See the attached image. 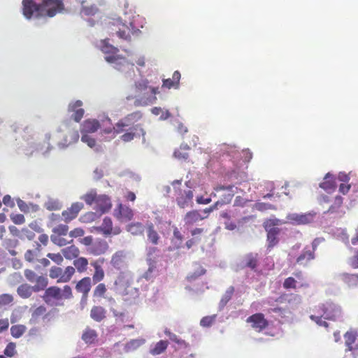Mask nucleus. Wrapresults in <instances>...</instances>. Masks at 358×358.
Wrapping results in <instances>:
<instances>
[{"mask_svg": "<svg viewBox=\"0 0 358 358\" xmlns=\"http://www.w3.org/2000/svg\"><path fill=\"white\" fill-rule=\"evenodd\" d=\"M176 185H181L180 180H175L172 182L174 187V195L177 205L180 208H185L192 206L193 204V191L190 189H182L180 187H176Z\"/></svg>", "mask_w": 358, "mask_h": 358, "instance_id": "6", "label": "nucleus"}, {"mask_svg": "<svg viewBox=\"0 0 358 358\" xmlns=\"http://www.w3.org/2000/svg\"><path fill=\"white\" fill-rule=\"evenodd\" d=\"M168 345V341L161 340L155 344L154 348H152L150 352L152 355H160L166 350Z\"/></svg>", "mask_w": 358, "mask_h": 358, "instance_id": "44", "label": "nucleus"}, {"mask_svg": "<svg viewBox=\"0 0 358 358\" xmlns=\"http://www.w3.org/2000/svg\"><path fill=\"white\" fill-rule=\"evenodd\" d=\"M13 300V296L8 294L0 295V305L5 306L10 303Z\"/></svg>", "mask_w": 358, "mask_h": 358, "instance_id": "62", "label": "nucleus"}, {"mask_svg": "<svg viewBox=\"0 0 358 358\" xmlns=\"http://www.w3.org/2000/svg\"><path fill=\"white\" fill-rule=\"evenodd\" d=\"M180 76V73L178 71H176L172 76V78L162 80V87L167 89L172 87L176 89L178 88Z\"/></svg>", "mask_w": 358, "mask_h": 358, "instance_id": "30", "label": "nucleus"}, {"mask_svg": "<svg viewBox=\"0 0 358 358\" xmlns=\"http://www.w3.org/2000/svg\"><path fill=\"white\" fill-rule=\"evenodd\" d=\"M320 187L326 191H332L336 188L334 177L329 173H327L324 181L320 184Z\"/></svg>", "mask_w": 358, "mask_h": 358, "instance_id": "37", "label": "nucleus"}, {"mask_svg": "<svg viewBox=\"0 0 358 358\" xmlns=\"http://www.w3.org/2000/svg\"><path fill=\"white\" fill-rule=\"evenodd\" d=\"M148 241L152 245H158L160 236L155 229V226L152 222L148 223L145 226Z\"/></svg>", "mask_w": 358, "mask_h": 358, "instance_id": "25", "label": "nucleus"}, {"mask_svg": "<svg viewBox=\"0 0 358 358\" xmlns=\"http://www.w3.org/2000/svg\"><path fill=\"white\" fill-rule=\"evenodd\" d=\"M145 343V340L144 338H137V339H131L125 343L124 346V352L126 353H129L136 350L141 345H143Z\"/></svg>", "mask_w": 358, "mask_h": 358, "instance_id": "34", "label": "nucleus"}, {"mask_svg": "<svg viewBox=\"0 0 358 358\" xmlns=\"http://www.w3.org/2000/svg\"><path fill=\"white\" fill-rule=\"evenodd\" d=\"M82 106L83 102L80 100H77L69 103L68 106V111L73 113L71 118L76 122H79L84 115L85 110L82 108Z\"/></svg>", "mask_w": 358, "mask_h": 358, "instance_id": "18", "label": "nucleus"}, {"mask_svg": "<svg viewBox=\"0 0 358 358\" xmlns=\"http://www.w3.org/2000/svg\"><path fill=\"white\" fill-rule=\"evenodd\" d=\"M124 252L122 250H118L113 255L110 259V264L115 268L120 269L124 264Z\"/></svg>", "mask_w": 358, "mask_h": 358, "instance_id": "32", "label": "nucleus"}, {"mask_svg": "<svg viewBox=\"0 0 358 358\" xmlns=\"http://www.w3.org/2000/svg\"><path fill=\"white\" fill-rule=\"evenodd\" d=\"M81 141L83 143H87V145L89 147H90V148H93L96 145L95 139L92 138L91 136H90L88 134H83L82 137H81Z\"/></svg>", "mask_w": 358, "mask_h": 358, "instance_id": "61", "label": "nucleus"}, {"mask_svg": "<svg viewBox=\"0 0 358 358\" xmlns=\"http://www.w3.org/2000/svg\"><path fill=\"white\" fill-rule=\"evenodd\" d=\"M45 208L48 210H59L62 208V204L57 200L50 199L44 204Z\"/></svg>", "mask_w": 358, "mask_h": 358, "instance_id": "51", "label": "nucleus"}, {"mask_svg": "<svg viewBox=\"0 0 358 358\" xmlns=\"http://www.w3.org/2000/svg\"><path fill=\"white\" fill-rule=\"evenodd\" d=\"M315 214L313 213H289L287 215V222L294 225H301L310 224L313 221Z\"/></svg>", "mask_w": 358, "mask_h": 358, "instance_id": "11", "label": "nucleus"}, {"mask_svg": "<svg viewBox=\"0 0 358 358\" xmlns=\"http://www.w3.org/2000/svg\"><path fill=\"white\" fill-rule=\"evenodd\" d=\"M343 199L341 196H337L335 197L334 203L332 206H330L328 211L331 213H334L337 210L338 208H340L343 203Z\"/></svg>", "mask_w": 358, "mask_h": 358, "instance_id": "58", "label": "nucleus"}, {"mask_svg": "<svg viewBox=\"0 0 358 358\" xmlns=\"http://www.w3.org/2000/svg\"><path fill=\"white\" fill-rule=\"evenodd\" d=\"M324 303L319 304L312 310V314L310 315L311 320L314 321L317 325L328 327V323L324 320Z\"/></svg>", "mask_w": 358, "mask_h": 358, "instance_id": "15", "label": "nucleus"}, {"mask_svg": "<svg viewBox=\"0 0 358 358\" xmlns=\"http://www.w3.org/2000/svg\"><path fill=\"white\" fill-rule=\"evenodd\" d=\"M190 147L186 143H182L179 148L173 152V157L179 161H187L189 157Z\"/></svg>", "mask_w": 358, "mask_h": 358, "instance_id": "31", "label": "nucleus"}, {"mask_svg": "<svg viewBox=\"0 0 358 358\" xmlns=\"http://www.w3.org/2000/svg\"><path fill=\"white\" fill-rule=\"evenodd\" d=\"M94 229L96 231L103 234L105 236L111 234L117 235L121 232L120 227L113 228V221L109 217H104L101 225L94 227Z\"/></svg>", "mask_w": 358, "mask_h": 358, "instance_id": "13", "label": "nucleus"}, {"mask_svg": "<svg viewBox=\"0 0 358 358\" xmlns=\"http://www.w3.org/2000/svg\"><path fill=\"white\" fill-rule=\"evenodd\" d=\"M85 231L82 228H75L69 232V236L71 238L81 237L84 235Z\"/></svg>", "mask_w": 358, "mask_h": 358, "instance_id": "64", "label": "nucleus"}, {"mask_svg": "<svg viewBox=\"0 0 358 358\" xmlns=\"http://www.w3.org/2000/svg\"><path fill=\"white\" fill-rule=\"evenodd\" d=\"M84 205L80 202H75L66 210L62 213V216L66 223L70 222L78 215L79 212L83 208Z\"/></svg>", "mask_w": 358, "mask_h": 358, "instance_id": "14", "label": "nucleus"}, {"mask_svg": "<svg viewBox=\"0 0 358 358\" xmlns=\"http://www.w3.org/2000/svg\"><path fill=\"white\" fill-rule=\"evenodd\" d=\"M143 225L141 222L131 223L127 226V231L134 235H138L143 234Z\"/></svg>", "mask_w": 358, "mask_h": 358, "instance_id": "47", "label": "nucleus"}, {"mask_svg": "<svg viewBox=\"0 0 358 358\" xmlns=\"http://www.w3.org/2000/svg\"><path fill=\"white\" fill-rule=\"evenodd\" d=\"M113 289L119 292L123 300L129 305L136 303L138 301V289L132 287L129 280L122 274L119 275L114 281Z\"/></svg>", "mask_w": 358, "mask_h": 358, "instance_id": "3", "label": "nucleus"}, {"mask_svg": "<svg viewBox=\"0 0 358 358\" xmlns=\"http://www.w3.org/2000/svg\"><path fill=\"white\" fill-rule=\"evenodd\" d=\"M81 338L86 344L91 345L97 341L98 334L96 330L87 327L83 331Z\"/></svg>", "mask_w": 358, "mask_h": 358, "instance_id": "29", "label": "nucleus"}, {"mask_svg": "<svg viewBox=\"0 0 358 358\" xmlns=\"http://www.w3.org/2000/svg\"><path fill=\"white\" fill-rule=\"evenodd\" d=\"M17 292L20 297L27 299L31 296L34 291L32 286L27 284H22L18 287Z\"/></svg>", "mask_w": 358, "mask_h": 358, "instance_id": "41", "label": "nucleus"}, {"mask_svg": "<svg viewBox=\"0 0 358 358\" xmlns=\"http://www.w3.org/2000/svg\"><path fill=\"white\" fill-rule=\"evenodd\" d=\"M107 287L105 283H99L93 291V297L97 299H105L109 303L115 304V299L111 296H107Z\"/></svg>", "mask_w": 358, "mask_h": 358, "instance_id": "19", "label": "nucleus"}, {"mask_svg": "<svg viewBox=\"0 0 358 358\" xmlns=\"http://www.w3.org/2000/svg\"><path fill=\"white\" fill-rule=\"evenodd\" d=\"M75 273L76 270L71 266H66L64 270L60 267L52 266L50 269L49 275L52 279H57V282H68Z\"/></svg>", "mask_w": 358, "mask_h": 358, "instance_id": "9", "label": "nucleus"}, {"mask_svg": "<svg viewBox=\"0 0 358 358\" xmlns=\"http://www.w3.org/2000/svg\"><path fill=\"white\" fill-rule=\"evenodd\" d=\"M63 255L60 253H48L47 257L58 265H61L64 261Z\"/></svg>", "mask_w": 358, "mask_h": 358, "instance_id": "59", "label": "nucleus"}, {"mask_svg": "<svg viewBox=\"0 0 358 358\" xmlns=\"http://www.w3.org/2000/svg\"><path fill=\"white\" fill-rule=\"evenodd\" d=\"M234 293V287L233 286H230L223 294L221 300L220 305L223 307L227 305V303L231 299L232 296Z\"/></svg>", "mask_w": 358, "mask_h": 358, "instance_id": "49", "label": "nucleus"}, {"mask_svg": "<svg viewBox=\"0 0 358 358\" xmlns=\"http://www.w3.org/2000/svg\"><path fill=\"white\" fill-rule=\"evenodd\" d=\"M340 278L349 288L358 287V273H343L341 274Z\"/></svg>", "mask_w": 358, "mask_h": 358, "instance_id": "27", "label": "nucleus"}, {"mask_svg": "<svg viewBox=\"0 0 358 358\" xmlns=\"http://www.w3.org/2000/svg\"><path fill=\"white\" fill-rule=\"evenodd\" d=\"M100 127V124L96 120H87L84 121L81 127V133L87 134L89 133H94Z\"/></svg>", "mask_w": 358, "mask_h": 358, "instance_id": "28", "label": "nucleus"}, {"mask_svg": "<svg viewBox=\"0 0 358 358\" xmlns=\"http://www.w3.org/2000/svg\"><path fill=\"white\" fill-rule=\"evenodd\" d=\"M149 83L146 79H142L135 83V89L138 96L145 94L147 93V90H149Z\"/></svg>", "mask_w": 358, "mask_h": 358, "instance_id": "43", "label": "nucleus"}, {"mask_svg": "<svg viewBox=\"0 0 358 358\" xmlns=\"http://www.w3.org/2000/svg\"><path fill=\"white\" fill-rule=\"evenodd\" d=\"M81 5V13L85 15H94L98 11V8L94 4L89 3L87 1H83Z\"/></svg>", "mask_w": 358, "mask_h": 358, "instance_id": "40", "label": "nucleus"}, {"mask_svg": "<svg viewBox=\"0 0 358 358\" xmlns=\"http://www.w3.org/2000/svg\"><path fill=\"white\" fill-rule=\"evenodd\" d=\"M16 345H15V343H9L4 351H3V353L7 357H13L15 354H16Z\"/></svg>", "mask_w": 358, "mask_h": 358, "instance_id": "53", "label": "nucleus"}, {"mask_svg": "<svg viewBox=\"0 0 358 358\" xmlns=\"http://www.w3.org/2000/svg\"><path fill=\"white\" fill-rule=\"evenodd\" d=\"M233 189H234V185H228V186L217 185L214 188V189L216 192H220V191H227V193L222 195V198L220 199V201H222L223 205L229 204L231 201V200L234 196V193H235L234 191L233 190Z\"/></svg>", "mask_w": 358, "mask_h": 358, "instance_id": "24", "label": "nucleus"}, {"mask_svg": "<svg viewBox=\"0 0 358 358\" xmlns=\"http://www.w3.org/2000/svg\"><path fill=\"white\" fill-rule=\"evenodd\" d=\"M324 320H336L341 313V308L331 302L324 303Z\"/></svg>", "mask_w": 358, "mask_h": 358, "instance_id": "21", "label": "nucleus"}, {"mask_svg": "<svg viewBox=\"0 0 358 358\" xmlns=\"http://www.w3.org/2000/svg\"><path fill=\"white\" fill-rule=\"evenodd\" d=\"M92 287V280L90 277H85L80 280L76 285V289L78 292L81 293L83 298L87 299Z\"/></svg>", "mask_w": 358, "mask_h": 358, "instance_id": "22", "label": "nucleus"}, {"mask_svg": "<svg viewBox=\"0 0 358 358\" xmlns=\"http://www.w3.org/2000/svg\"><path fill=\"white\" fill-rule=\"evenodd\" d=\"M50 239L54 244L60 247L64 246L73 242V239L67 241L65 238L62 236H59L58 235H51Z\"/></svg>", "mask_w": 358, "mask_h": 358, "instance_id": "50", "label": "nucleus"}, {"mask_svg": "<svg viewBox=\"0 0 358 358\" xmlns=\"http://www.w3.org/2000/svg\"><path fill=\"white\" fill-rule=\"evenodd\" d=\"M206 271L205 268L199 266L198 268L195 270L193 273H190L187 278L189 280H194L197 278L204 275L206 273Z\"/></svg>", "mask_w": 358, "mask_h": 358, "instance_id": "55", "label": "nucleus"}, {"mask_svg": "<svg viewBox=\"0 0 358 358\" xmlns=\"http://www.w3.org/2000/svg\"><path fill=\"white\" fill-rule=\"evenodd\" d=\"M73 297L72 289L69 285H64L63 289L57 286H52L45 289L43 296V300L47 303H50L54 301H60L62 299H69Z\"/></svg>", "mask_w": 358, "mask_h": 358, "instance_id": "5", "label": "nucleus"}, {"mask_svg": "<svg viewBox=\"0 0 358 358\" xmlns=\"http://www.w3.org/2000/svg\"><path fill=\"white\" fill-rule=\"evenodd\" d=\"M48 315L46 308L44 306H40L32 311L30 323L35 324L39 318H46Z\"/></svg>", "mask_w": 358, "mask_h": 358, "instance_id": "36", "label": "nucleus"}, {"mask_svg": "<svg viewBox=\"0 0 358 358\" xmlns=\"http://www.w3.org/2000/svg\"><path fill=\"white\" fill-rule=\"evenodd\" d=\"M346 245L348 247V249L353 252V255L348 259V264L351 268L357 269L358 268V248L355 249L350 246H348V241H347Z\"/></svg>", "mask_w": 358, "mask_h": 358, "instance_id": "42", "label": "nucleus"}, {"mask_svg": "<svg viewBox=\"0 0 358 358\" xmlns=\"http://www.w3.org/2000/svg\"><path fill=\"white\" fill-rule=\"evenodd\" d=\"M105 259L103 258L94 260L91 262V266L94 268V272L92 275V280L94 283H98L102 281L105 277V272L102 267Z\"/></svg>", "mask_w": 358, "mask_h": 358, "instance_id": "17", "label": "nucleus"}, {"mask_svg": "<svg viewBox=\"0 0 358 358\" xmlns=\"http://www.w3.org/2000/svg\"><path fill=\"white\" fill-rule=\"evenodd\" d=\"M149 90L151 92V93L153 94V96L151 97L147 98L146 103H154L157 100V97L155 95L159 93V88L149 87Z\"/></svg>", "mask_w": 358, "mask_h": 358, "instance_id": "63", "label": "nucleus"}, {"mask_svg": "<svg viewBox=\"0 0 358 358\" xmlns=\"http://www.w3.org/2000/svg\"><path fill=\"white\" fill-rule=\"evenodd\" d=\"M89 262L87 258L83 257H78L73 260V267L76 268L78 272L82 273L87 271Z\"/></svg>", "mask_w": 358, "mask_h": 358, "instance_id": "39", "label": "nucleus"}, {"mask_svg": "<svg viewBox=\"0 0 358 358\" xmlns=\"http://www.w3.org/2000/svg\"><path fill=\"white\" fill-rule=\"evenodd\" d=\"M255 208L259 211H264V210H276V208L275 206L270 204V203H264V202L256 203Z\"/></svg>", "mask_w": 358, "mask_h": 358, "instance_id": "54", "label": "nucleus"}, {"mask_svg": "<svg viewBox=\"0 0 358 358\" xmlns=\"http://www.w3.org/2000/svg\"><path fill=\"white\" fill-rule=\"evenodd\" d=\"M215 317H216L215 315H211V316L203 317L200 321L201 326L204 327H210L215 322Z\"/></svg>", "mask_w": 358, "mask_h": 358, "instance_id": "56", "label": "nucleus"}, {"mask_svg": "<svg viewBox=\"0 0 358 358\" xmlns=\"http://www.w3.org/2000/svg\"><path fill=\"white\" fill-rule=\"evenodd\" d=\"M35 282L36 285L32 286L35 292L44 289L48 285V279L43 276H38Z\"/></svg>", "mask_w": 358, "mask_h": 358, "instance_id": "46", "label": "nucleus"}, {"mask_svg": "<svg viewBox=\"0 0 358 358\" xmlns=\"http://www.w3.org/2000/svg\"><path fill=\"white\" fill-rule=\"evenodd\" d=\"M114 215L120 221L128 222L133 218L134 213L130 208L120 203L115 209Z\"/></svg>", "mask_w": 358, "mask_h": 358, "instance_id": "16", "label": "nucleus"}, {"mask_svg": "<svg viewBox=\"0 0 358 358\" xmlns=\"http://www.w3.org/2000/svg\"><path fill=\"white\" fill-rule=\"evenodd\" d=\"M345 340V351L352 352L355 357H358V330L350 329L343 335Z\"/></svg>", "mask_w": 358, "mask_h": 358, "instance_id": "10", "label": "nucleus"}, {"mask_svg": "<svg viewBox=\"0 0 358 358\" xmlns=\"http://www.w3.org/2000/svg\"><path fill=\"white\" fill-rule=\"evenodd\" d=\"M64 0H22V12L27 20L53 17L64 10Z\"/></svg>", "mask_w": 358, "mask_h": 358, "instance_id": "1", "label": "nucleus"}, {"mask_svg": "<svg viewBox=\"0 0 358 358\" xmlns=\"http://www.w3.org/2000/svg\"><path fill=\"white\" fill-rule=\"evenodd\" d=\"M79 139L78 131H71L64 138V145L68 146L72 143H76Z\"/></svg>", "mask_w": 358, "mask_h": 358, "instance_id": "48", "label": "nucleus"}, {"mask_svg": "<svg viewBox=\"0 0 358 358\" xmlns=\"http://www.w3.org/2000/svg\"><path fill=\"white\" fill-rule=\"evenodd\" d=\"M106 310L101 306H94L90 310L91 318L97 322H101L106 318Z\"/></svg>", "mask_w": 358, "mask_h": 358, "instance_id": "26", "label": "nucleus"}, {"mask_svg": "<svg viewBox=\"0 0 358 358\" xmlns=\"http://www.w3.org/2000/svg\"><path fill=\"white\" fill-rule=\"evenodd\" d=\"M142 118V113L136 111L128 114L124 118L120 119L113 128L104 129L105 134H112L113 137L123 133L120 139L124 142H129L137 136L145 135V131L140 124H135Z\"/></svg>", "mask_w": 358, "mask_h": 358, "instance_id": "2", "label": "nucleus"}, {"mask_svg": "<svg viewBox=\"0 0 358 358\" xmlns=\"http://www.w3.org/2000/svg\"><path fill=\"white\" fill-rule=\"evenodd\" d=\"M280 221L278 219H268L264 222V227L267 232V248L272 249L278 245L279 242L278 235L280 229L275 226L280 224Z\"/></svg>", "mask_w": 358, "mask_h": 358, "instance_id": "8", "label": "nucleus"}, {"mask_svg": "<svg viewBox=\"0 0 358 358\" xmlns=\"http://www.w3.org/2000/svg\"><path fill=\"white\" fill-rule=\"evenodd\" d=\"M149 268L144 273V278L149 280L151 278L152 273L156 269L155 262L149 259L148 260Z\"/></svg>", "mask_w": 358, "mask_h": 358, "instance_id": "60", "label": "nucleus"}, {"mask_svg": "<svg viewBox=\"0 0 358 358\" xmlns=\"http://www.w3.org/2000/svg\"><path fill=\"white\" fill-rule=\"evenodd\" d=\"M108 29L112 33L115 32L118 37L124 40H129L131 35L134 34L138 29H136L131 22L129 24L124 23L120 18L113 19L108 23Z\"/></svg>", "mask_w": 358, "mask_h": 358, "instance_id": "7", "label": "nucleus"}, {"mask_svg": "<svg viewBox=\"0 0 358 358\" xmlns=\"http://www.w3.org/2000/svg\"><path fill=\"white\" fill-rule=\"evenodd\" d=\"M27 330V327L23 324L13 325L10 328V334L13 337L18 338L21 337Z\"/></svg>", "mask_w": 358, "mask_h": 358, "instance_id": "45", "label": "nucleus"}, {"mask_svg": "<svg viewBox=\"0 0 358 358\" xmlns=\"http://www.w3.org/2000/svg\"><path fill=\"white\" fill-rule=\"evenodd\" d=\"M69 227L66 224H58L52 229V235H58L59 236H64L68 234Z\"/></svg>", "mask_w": 358, "mask_h": 358, "instance_id": "52", "label": "nucleus"}, {"mask_svg": "<svg viewBox=\"0 0 358 358\" xmlns=\"http://www.w3.org/2000/svg\"><path fill=\"white\" fill-rule=\"evenodd\" d=\"M315 258L313 251L305 248L301 255L297 257L296 262L300 265L306 266L310 260Z\"/></svg>", "mask_w": 358, "mask_h": 358, "instance_id": "33", "label": "nucleus"}, {"mask_svg": "<svg viewBox=\"0 0 358 358\" xmlns=\"http://www.w3.org/2000/svg\"><path fill=\"white\" fill-rule=\"evenodd\" d=\"M259 256L257 253L250 252L244 257L245 266L251 269H255L258 265Z\"/></svg>", "mask_w": 358, "mask_h": 358, "instance_id": "38", "label": "nucleus"}, {"mask_svg": "<svg viewBox=\"0 0 358 358\" xmlns=\"http://www.w3.org/2000/svg\"><path fill=\"white\" fill-rule=\"evenodd\" d=\"M63 256L69 260L76 259L79 257L80 250L78 247L74 245L66 247L62 250Z\"/></svg>", "mask_w": 358, "mask_h": 358, "instance_id": "35", "label": "nucleus"}, {"mask_svg": "<svg viewBox=\"0 0 358 358\" xmlns=\"http://www.w3.org/2000/svg\"><path fill=\"white\" fill-rule=\"evenodd\" d=\"M108 250V244L103 239L96 240L88 249L90 254L94 256L103 255Z\"/></svg>", "mask_w": 358, "mask_h": 358, "instance_id": "20", "label": "nucleus"}, {"mask_svg": "<svg viewBox=\"0 0 358 358\" xmlns=\"http://www.w3.org/2000/svg\"><path fill=\"white\" fill-rule=\"evenodd\" d=\"M283 287L286 289H296V280L293 277L287 278L283 282Z\"/></svg>", "mask_w": 358, "mask_h": 358, "instance_id": "57", "label": "nucleus"}, {"mask_svg": "<svg viewBox=\"0 0 358 358\" xmlns=\"http://www.w3.org/2000/svg\"><path fill=\"white\" fill-rule=\"evenodd\" d=\"M206 217L207 215H202L198 210H192L185 215L183 220L185 225L192 226Z\"/></svg>", "mask_w": 358, "mask_h": 358, "instance_id": "23", "label": "nucleus"}, {"mask_svg": "<svg viewBox=\"0 0 358 358\" xmlns=\"http://www.w3.org/2000/svg\"><path fill=\"white\" fill-rule=\"evenodd\" d=\"M80 199L86 204L92 206L97 213L103 214L109 211L112 207L110 198L106 194H98L94 189H90L83 194Z\"/></svg>", "mask_w": 358, "mask_h": 358, "instance_id": "4", "label": "nucleus"}, {"mask_svg": "<svg viewBox=\"0 0 358 358\" xmlns=\"http://www.w3.org/2000/svg\"><path fill=\"white\" fill-rule=\"evenodd\" d=\"M248 323L251 324V327L257 332H261L268 326V322L265 318L263 313H255L246 320Z\"/></svg>", "mask_w": 358, "mask_h": 358, "instance_id": "12", "label": "nucleus"}]
</instances>
